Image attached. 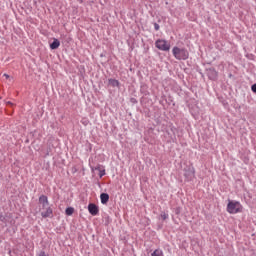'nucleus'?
Returning a JSON list of instances; mask_svg holds the SVG:
<instances>
[{
  "label": "nucleus",
  "instance_id": "39448f33",
  "mask_svg": "<svg viewBox=\"0 0 256 256\" xmlns=\"http://www.w3.org/2000/svg\"><path fill=\"white\" fill-rule=\"evenodd\" d=\"M88 211L90 213V215H99V207H97V205L91 203L88 205Z\"/></svg>",
  "mask_w": 256,
  "mask_h": 256
},
{
  "label": "nucleus",
  "instance_id": "f257e3e1",
  "mask_svg": "<svg viewBox=\"0 0 256 256\" xmlns=\"http://www.w3.org/2000/svg\"><path fill=\"white\" fill-rule=\"evenodd\" d=\"M39 205L40 209H43L46 211H41V216L44 219H47V217H51L53 215V209L49 207V199L45 195H41L39 197Z\"/></svg>",
  "mask_w": 256,
  "mask_h": 256
},
{
  "label": "nucleus",
  "instance_id": "20e7f679",
  "mask_svg": "<svg viewBox=\"0 0 256 256\" xmlns=\"http://www.w3.org/2000/svg\"><path fill=\"white\" fill-rule=\"evenodd\" d=\"M155 47L159 49V51H169L171 49V44L167 40L158 39L155 42Z\"/></svg>",
  "mask_w": 256,
  "mask_h": 256
},
{
  "label": "nucleus",
  "instance_id": "4468645a",
  "mask_svg": "<svg viewBox=\"0 0 256 256\" xmlns=\"http://www.w3.org/2000/svg\"><path fill=\"white\" fill-rule=\"evenodd\" d=\"M251 90L253 91V93H256V84L252 85Z\"/></svg>",
  "mask_w": 256,
  "mask_h": 256
},
{
  "label": "nucleus",
  "instance_id": "a211bd4d",
  "mask_svg": "<svg viewBox=\"0 0 256 256\" xmlns=\"http://www.w3.org/2000/svg\"><path fill=\"white\" fill-rule=\"evenodd\" d=\"M40 211H47V208H44V210H43V209H40Z\"/></svg>",
  "mask_w": 256,
  "mask_h": 256
},
{
  "label": "nucleus",
  "instance_id": "423d86ee",
  "mask_svg": "<svg viewBox=\"0 0 256 256\" xmlns=\"http://www.w3.org/2000/svg\"><path fill=\"white\" fill-rule=\"evenodd\" d=\"M100 201H101L102 205H107V203H109V194L102 193L100 195Z\"/></svg>",
  "mask_w": 256,
  "mask_h": 256
},
{
  "label": "nucleus",
  "instance_id": "f03ea898",
  "mask_svg": "<svg viewBox=\"0 0 256 256\" xmlns=\"http://www.w3.org/2000/svg\"><path fill=\"white\" fill-rule=\"evenodd\" d=\"M172 55H174L175 59L178 61H187V59H189V51L186 48L174 46L172 49Z\"/></svg>",
  "mask_w": 256,
  "mask_h": 256
},
{
  "label": "nucleus",
  "instance_id": "1a4fd4ad",
  "mask_svg": "<svg viewBox=\"0 0 256 256\" xmlns=\"http://www.w3.org/2000/svg\"><path fill=\"white\" fill-rule=\"evenodd\" d=\"M108 83H109V85H111V87H119V81L118 80L109 79Z\"/></svg>",
  "mask_w": 256,
  "mask_h": 256
},
{
  "label": "nucleus",
  "instance_id": "f3484780",
  "mask_svg": "<svg viewBox=\"0 0 256 256\" xmlns=\"http://www.w3.org/2000/svg\"><path fill=\"white\" fill-rule=\"evenodd\" d=\"M7 105H13V103H11L10 101L6 102Z\"/></svg>",
  "mask_w": 256,
  "mask_h": 256
},
{
  "label": "nucleus",
  "instance_id": "2eb2a0df",
  "mask_svg": "<svg viewBox=\"0 0 256 256\" xmlns=\"http://www.w3.org/2000/svg\"><path fill=\"white\" fill-rule=\"evenodd\" d=\"M3 77H5V79H11V76H9V74H3Z\"/></svg>",
  "mask_w": 256,
  "mask_h": 256
},
{
  "label": "nucleus",
  "instance_id": "7ed1b4c3",
  "mask_svg": "<svg viewBox=\"0 0 256 256\" xmlns=\"http://www.w3.org/2000/svg\"><path fill=\"white\" fill-rule=\"evenodd\" d=\"M227 211L230 215H236V213H241L243 211V205L237 201H229L227 204Z\"/></svg>",
  "mask_w": 256,
  "mask_h": 256
},
{
  "label": "nucleus",
  "instance_id": "0eeeda50",
  "mask_svg": "<svg viewBox=\"0 0 256 256\" xmlns=\"http://www.w3.org/2000/svg\"><path fill=\"white\" fill-rule=\"evenodd\" d=\"M95 171H99V177H104L105 175V167L104 166H101V165H98L95 167Z\"/></svg>",
  "mask_w": 256,
  "mask_h": 256
},
{
  "label": "nucleus",
  "instance_id": "9d476101",
  "mask_svg": "<svg viewBox=\"0 0 256 256\" xmlns=\"http://www.w3.org/2000/svg\"><path fill=\"white\" fill-rule=\"evenodd\" d=\"M66 215L71 216L73 213H75V209L73 207H68L65 210Z\"/></svg>",
  "mask_w": 256,
  "mask_h": 256
},
{
  "label": "nucleus",
  "instance_id": "dca6fc26",
  "mask_svg": "<svg viewBox=\"0 0 256 256\" xmlns=\"http://www.w3.org/2000/svg\"><path fill=\"white\" fill-rule=\"evenodd\" d=\"M155 29H156V31H159V25H155Z\"/></svg>",
  "mask_w": 256,
  "mask_h": 256
},
{
  "label": "nucleus",
  "instance_id": "ddd939ff",
  "mask_svg": "<svg viewBox=\"0 0 256 256\" xmlns=\"http://www.w3.org/2000/svg\"><path fill=\"white\" fill-rule=\"evenodd\" d=\"M36 256H49V254L45 253V251H40Z\"/></svg>",
  "mask_w": 256,
  "mask_h": 256
},
{
  "label": "nucleus",
  "instance_id": "6e6552de",
  "mask_svg": "<svg viewBox=\"0 0 256 256\" xmlns=\"http://www.w3.org/2000/svg\"><path fill=\"white\" fill-rule=\"evenodd\" d=\"M61 46V42L57 40V38H54L53 43L50 44V49H59Z\"/></svg>",
  "mask_w": 256,
  "mask_h": 256
},
{
  "label": "nucleus",
  "instance_id": "f8f14e48",
  "mask_svg": "<svg viewBox=\"0 0 256 256\" xmlns=\"http://www.w3.org/2000/svg\"><path fill=\"white\" fill-rule=\"evenodd\" d=\"M161 219H163V221H165L166 219L169 218V215L165 212H162L161 215H160Z\"/></svg>",
  "mask_w": 256,
  "mask_h": 256
},
{
  "label": "nucleus",
  "instance_id": "9b49d317",
  "mask_svg": "<svg viewBox=\"0 0 256 256\" xmlns=\"http://www.w3.org/2000/svg\"><path fill=\"white\" fill-rule=\"evenodd\" d=\"M151 256H164L163 255V250L161 249H156L152 254Z\"/></svg>",
  "mask_w": 256,
  "mask_h": 256
}]
</instances>
